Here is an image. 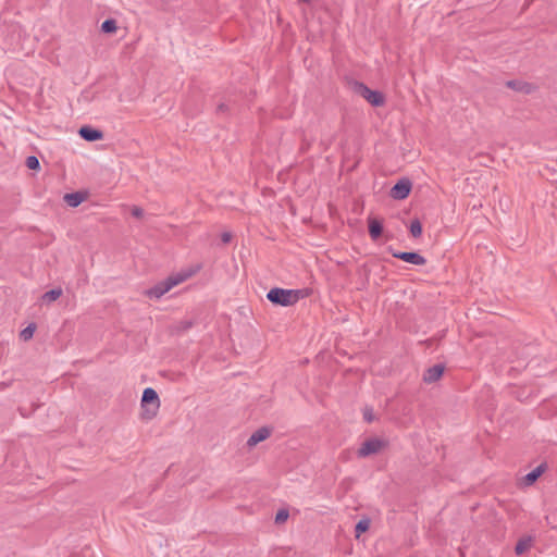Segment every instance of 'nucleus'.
<instances>
[{
  "label": "nucleus",
  "mask_w": 557,
  "mask_h": 557,
  "mask_svg": "<svg viewBox=\"0 0 557 557\" xmlns=\"http://www.w3.org/2000/svg\"><path fill=\"white\" fill-rule=\"evenodd\" d=\"M409 231H410V234L417 238L419 236H421L422 234V225H421V222L416 219V220H412L411 223H410V226H409Z\"/></svg>",
  "instance_id": "nucleus-17"
},
{
  "label": "nucleus",
  "mask_w": 557,
  "mask_h": 557,
  "mask_svg": "<svg viewBox=\"0 0 557 557\" xmlns=\"http://www.w3.org/2000/svg\"><path fill=\"white\" fill-rule=\"evenodd\" d=\"M370 528V520L364 518L358 521L356 524L355 531H356V537H359L361 533L368 531Z\"/></svg>",
  "instance_id": "nucleus-16"
},
{
  "label": "nucleus",
  "mask_w": 557,
  "mask_h": 557,
  "mask_svg": "<svg viewBox=\"0 0 557 557\" xmlns=\"http://www.w3.org/2000/svg\"><path fill=\"white\" fill-rule=\"evenodd\" d=\"M79 136L86 141H97L103 138V133L90 126H82L78 129Z\"/></svg>",
  "instance_id": "nucleus-8"
},
{
  "label": "nucleus",
  "mask_w": 557,
  "mask_h": 557,
  "mask_svg": "<svg viewBox=\"0 0 557 557\" xmlns=\"http://www.w3.org/2000/svg\"><path fill=\"white\" fill-rule=\"evenodd\" d=\"M393 257L414 265H424L426 263V259L414 251H396L393 252Z\"/></svg>",
  "instance_id": "nucleus-6"
},
{
  "label": "nucleus",
  "mask_w": 557,
  "mask_h": 557,
  "mask_svg": "<svg viewBox=\"0 0 557 557\" xmlns=\"http://www.w3.org/2000/svg\"><path fill=\"white\" fill-rule=\"evenodd\" d=\"M361 96L372 106L379 107L384 103V98L380 91L372 90L363 84L359 85Z\"/></svg>",
  "instance_id": "nucleus-7"
},
{
  "label": "nucleus",
  "mask_w": 557,
  "mask_h": 557,
  "mask_svg": "<svg viewBox=\"0 0 557 557\" xmlns=\"http://www.w3.org/2000/svg\"><path fill=\"white\" fill-rule=\"evenodd\" d=\"M101 30L103 33H113L116 30V22L112 18H109V20H106L102 24H101Z\"/></svg>",
  "instance_id": "nucleus-18"
},
{
  "label": "nucleus",
  "mask_w": 557,
  "mask_h": 557,
  "mask_svg": "<svg viewBox=\"0 0 557 557\" xmlns=\"http://www.w3.org/2000/svg\"><path fill=\"white\" fill-rule=\"evenodd\" d=\"M26 165L30 170H37L40 166L39 161H38V159L35 156L27 157Z\"/></svg>",
  "instance_id": "nucleus-20"
},
{
  "label": "nucleus",
  "mask_w": 557,
  "mask_h": 557,
  "mask_svg": "<svg viewBox=\"0 0 557 557\" xmlns=\"http://www.w3.org/2000/svg\"><path fill=\"white\" fill-rule=\"evenodd\" d=\"M64 200L70 207H77L83 202L84 196L79 193H71L64 196Z\"/></svg>",
  "instance_id": "nucleus-13"
},
{
  "label": "nucleus",
  "mask_w": 557,
  "mask_h": 557,
  "mask_svg": "<svg viewBox=\"0 0 557 557\" xmlns=\"http://www.w3.org/2000/svg\"><path fill=\"white\" fill-rule=\"evenodd\" d=\"M221 239H222V242H223L224 244L230 243V242H231V239H232V235H231V233H228V232L223 233V234L221 235Z\"/></svg>",
  "instance_id": "nucleus-24"
},
{
  "label": "nucleus",
  "mask_w": 557,
  "mask_h": 557,
  "mask_svg": "<svg viewBox=\"0 0 557 557\" xmlns=\"http://www.w3.org/2000/svg\"><path fill=\"white\" fill-rule=\"evenodd\" d=\"M143 214H144V211H143V209H141V208L136 207V206L132 208V215H133L134 218L139 219V218H141V216H143Z\"/></svg>",
  "instance_id": "nucleus-23"
},
{
  "label": "nucleus",
  "mask_w": 557,
  "mask_h": 557,
  "mask_svg": "<svg viewBox=\"0 0 557 557\" xmlns=\"http://www.w3.org/2000/svg\"><path fill=\"white\" fill-rule=\"evenodd\" d=\"M188 276L189 274H177L174 276H170L166 280L159 282L153 287L149 288L146 292V295L149 298L159 299L169 290H171L174 286L183 283Z\"/></svg>",
  "instance_id": "nucleus-2"
},
{
  "label": "nucleus",
  "mask_w": 557,
  "mask_h": 557,
  "mask_svg": "<svg viewBox=\"0 0 557 557\" xmlns=\"http://www.w3.org/2000/svg\"><path fill=\"white\" fill-rule=\"evenodd\" d=\"M508 86H509V87H512V88H516V85H515V83H513V82H508Z\"/></svg>",
  "instance_id": "nucleus-25"
},
{
  "label": "nucleus",
  "mask_w": 557,
  "mask_h": 557,
  "mask_svg": "<svg viewBox=\"0 0 557 557\" xmlns=\"http://www.w3.org/2000/svg\"><path fill=\"white\" fill-rule=\"evenodd\" d=\"M289 513L286 509H281L277 511L276 516H275V522L276 523H282V522H285L288 518Z\"/></svg>",
  "instance_id": "nucleus-21"
},
{
  "label": "nucleus",
  "mask_w": 557,
  "mask_h": 557,
  "mask_svg": "<svg viewBox=\"0 0 557 557\" xmlns=\"http://www.w3.org/2000/svg\"><path fill=\"white\" fill-rule=\"evenodd\" d=\"M543 471H544V466L543 465H541V466L536 467L535 469H533L531 472H529L524 476L525 484L527 485L533 484L539 479V476L542 474Z\"/></svg>",
  "instance_id": "nucleus-14"
},
{
  "label": "nucleus",
  "mask_w": 557,
  "mask_h": 557,
  "mask_svg": "<svg viewBox=\"0 0 557 557\" xmlns=\"http://www.w3.org/2000/svg\"><path fill=\"white\" fill-rule=\"evenodd\" d=\"M368 227H369V234L370 237L373 240H376L383 232L382 223L376 219H369L368 220Z\"/></svg>",
  "instance_id": "nucleus-11"
},
{
  "label": "nucleus",
  "mask_w": 557,
  "mask_h": 557,
  "mask_svg": "<svg viewBox=\"0 0 557 557\" xmlns=\"http://www.w3.org/2000/svg\"><path fill=\"white\" fill-rule=\"evenodd\" d=\"M223 109H224V104H221V106L219 107V110H223Z\"/></svg>",
  "instance_id": "nucleus-26"
},
{
  "label": "nucleus",
  "mask_w": 557,
  "mask_h": 557,
  "mask_svg": "<svg viewBox=\"0 0 557 557\" xmlns=\"http://www.w3.org/2000/svg\"><path fill=\"white\" fill-rule=\"evenodd\" d=\"M363 419L367 422H372L374 420V413H373L372 408H368V407L364 408V410H363Z\"/></svg>",
  "instance_id": "nucleus-22"
},
{
  "label": "nucleus",
  "mask_w": 557,
  "mask_h": 557,
  "mask_svg": "<svg viewBox=\"0 0 557 557\" xmlns=\"http://www.w3.org/2000/svg\"><path fill=\"white\" fill-rule=\"evenodd\" d=\"M386 446L387 442L385 440L379 437L369 438L366 442H363L360 448L358 449V456L364 458L370 455L377 454Z\"/></svg>",
  "instance_id": "nucleus-4"
},
{
  "label": "nucleus",
  "mask_w": 557,
  "mask_h": 557,
  "mask_svg": "<svg viewBox=\"0 0 557 557\" xmlns=\"http://www.w3.org/2000/svg\"><path fill=\"white\" fill-rule=\"evenodd\" d=\"M141 407L144 408L148 418H152L153 416H156L160 407V400L157 392L153 388L147 387L144 389L141 397Z\"/></svg>",
  "instance_id": "nucleus-3"
},
{
  "label": "nucleus",
  "mask_w": 557,
  "mask_h": 557,
  "mask_svg": "<svg viewBox=\"0 0 557 557\" xmlns=\"http://www.w3.org/2000/svg\"><path fill=\"white\" fill-rule=\"evenodd\" d=\"M532 546V537L531 536H524L520 539L515 547V552L517 555H522L524 552H527Z\"/></svg>",
  "instance_id": "nucleus-12"
},
{
  "label": "nucleus",
  "mask_w": 557,
  "mask_h": 557,
  "mask_svg": "<svg viewBox=\"0 0 557 557\" xmlns=\"http://www.w3.org/2000/svg\"><path fill=\"white\" fill-rule=\"evenodd\" d=\"M34 332H35V325L29 324L28 326H26L24 330L21 331L20 336L22 339L28 341L33 337Z\"/></svg>",
  "instance_id": "nucleus-19"
},
{
  "label": "nucleus",
  "mask_w": 557,
  "mask_h": 557,
  "mask_svg": "<svg viewBox=\"0 0 557 557\" xmlns=\"http://www.w3.org/2000/svg\"><path fill=\"white\" fill-rule=\"evenodd\" d=\"M307 296L305 289H284L274 287L269 290L267 298L275 305L288 307L295 305L299 299Z\"/></svg>",
  "instance_id": "nucleus-1"
},
{
  "label": "nucleus",
  "mask_w": 557,
  "mask_h": 557,
  "mask_svg": "<svg viewBox=\"0 0 557 557\" xmlns=\"http://www.w3.org/2000/svg\"><path fill=\"white\" fill-rule=\"evenodd\" d=\"M443 372H444V366L435 364V366L429 368L424 372L423 381L426 383H434L443 375Z\"/></svg>",
  "instance_id": "nucleus-9"
},
{
  "label": "nucleus",
  "mask_w": 557,
  "mask_h": 557,
  "mask_svg": "<svg viewBox=\"0 0 557 557\" xmlns=\"http://www.w3.org/2000/svg\"><path fill=\"white\" fill-rule=\"evenodd\" d=\"M411 190V182L409 180L398 181L391 189V197L396 200H403L408 197Z\"/></svg>",
  "instance_id": "nucleus-5"
},
{
  "label": "nucleus",
  "mask_w": 557,
  "mask_h": 557,
  "mask_svg": "<svg viewBox=\"0 0 557 557\" xmlns=\"http://www.w3.org/2000/svg\"><path fill=\"white\" fill-rule=\"evenodd\" d=\"M270 436V430L267 428H261L253 432L247 441V445L249 447L256 446L258 443L267 440Z\"/></svg>",
  "instance_id": "nucleus-10"
},
{
  "label": "nucleus",
  "mask_w": 557,
  "mask_h": 557,
  "mask_svg": "<svg viewBox=\"0 0 557 557\" xmlns=\"http://www.w3.org/2000/svg\"><path fill=\"white\" fill-rule=\"evenodd\" d=\"M61 295H62L61 288H53V289L46 292L41 296V299L44 302H52V301L57 300L58 298H60Z\"/></svg>",
  "instance_id": "nucleus-15"
}]
</instances>
